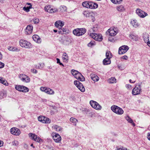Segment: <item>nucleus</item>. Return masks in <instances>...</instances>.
<instances>
[{
  "mask_svg": "<svg viewBox=\"0 0 150 150\" xmlns=\"http://www.w3.org/2000/svg\"><path fill=\"white\" fill-rule=\"evenodd\" d=\"M10 132L12 134L18 135L20 134V131L17 128H12L10 129Z\"/></svg>",
  "mask_w": 150,
  "mask_h": 150,
  "instance_id": "f3484780",
  "label": "nucleus"
},
{
  "mask_svg": "<svg viewBox=\"0 0 150 150\" xmlns=\"http://www.w3.org/2000/svg\"><path fill=\"white\" fill-rule=\"evenodd\" d=\"M106 58L110 59L112 57L111 53L110 51H107L106 53Z\"/></svg>",
  "mask_w": 150,
  "mask_h": 150,
  "instance_id": "ea45409f",
  "label": "nucleus"
},
{
  "mask_svg": "<svg viewBox=\"0 0 150 150\" xmlns=\"http://www.w3.org/2000/svg\"><path fill=\"white\" fill-rule=\"evenodd\" d=\"M112 110L114 113L119 115H122L124 112L122 109L116 105H113L111 107Z\"/></svg>",
  "mask_w": 150,
  "mask_h": 150,
  "instance_id": "7ed1b4c3",
  "label": "nucleus"
},
{
  "mask_svg": "<svg viewBox=\"0 0 150 150\" xmlns=\"http://www.w3.org/2000/svg\"><path fill=\"white\" fill-rule=\"evenodd\" d=\"M26 4L29 5V6L26 7L24 6L23 8V9L26 12H28L30 11V9L32 8V6L31 4L30 3H27Z\"/></svg>",
  "mask_w": 150,
  "mask_h": 150,
  "instance_id": "a878e982",
  "label": "nucleus"
},
{
  "mask_svg": "<svg viewBox=\"0 0 150 150\" xmlns=\"http://www.w3.org/2000/svg\"><path fill=\"white\" fill-rule=\"evenodd\" d=\"M124 148L123 147L122 148H118L116 150H124Z\"/></svg>",
  "mask_w": 150,
  "mask_h": 150,
  "instance_id": "e2e57ef3",
  "label": "nucleus"
},
{
  "mask_svg": "<svg viewBox=\"0 0 150 150\" xmlns=\"http://www.w3.org/2000/svg\"><path fill=\"white\" fill-rule=\"evenodd\" d=\"M129 47L127 45H122L120 47L119 49L118 54H123L126 53L129 50Z\"/></svg>",
  "mask_w": 150,
  "mask_h": 150,
  "instance_id": "ddd939ff",
  "label": "nucleus"
},
{
  "mask_svg": "<svg viewBox=\"0 0 150 150\" xmlns=\"http://www.w3.org/2000/svg\"><path fill=\"white\" fill-rule=\"evenodd\" d=\"M90 76L91 79L95 82L98 81L99 79V77L95 74H91Z\"/></svg>",
  "mask_w": 150,
  "mask_h": 150,
  "instance_id": "b1692460",
  "label": "nucleus"
},
{
  "mask_svg": "<svg viewBox=\"0 0 150 150\" xmlns=\"http://www.w3.org/2000/svg\"><path fill=\"white\" fill-rule=\"evenodd\" d=\"M70 121L73 125L75 126L76 125L77 123L78 122V120L76 119L73 117L70 118Z\"/></svg>",
  "mask_w": 150,
  "mask_h": 150,
  "instance_id": "7c9ffc66",
  "label": "nucleus"
},
{
  "mask_svg": "<svg viewBox=\"0 0 150 150\" xmlns=\"http://www.w3.org/2000/svg\"><path fill=\"white\" fill-rule=\"evenodd\" d=\"M64 25V22L61 21H57L55 23V25L56 27H59V28H62Z\"/></svg>",
  "mask_w": 150,
  "mask_h": 150,
  "instance_id": "4be33fe9",
  "label": "nucleus"
},
{
  "mask_svg": "<svg viewBox=\"0 0 150 150\" xmlns=\"http://www.w3.org/2000/svg\"><path fill=\"white\" fill-rule=\"evenodd\" d=\"M44 116H40L38 117V120L39 121L42 122Z\"/></svg>",
  "mask_w": 150,
  "mask_h": 150,
  "instance_id": "603ef678",
  "label": "nucleus"
},
{
  "mask_svg": "<svg viewBox=\"0 0 150 150\" xmlns=\"http://www.w3.org/2000/svg\"><path fill=\"white\" fill-rule=\"evenodd\" d=\"M74 84L81 92H84L85 91V88L83 84L79 81L75 80L74 81Z\"/></svg>",
  "mask_w": 150,
  "mask_h": 150,
  "instance_id": "f8f14e48",
  "label": "nucleus"
},
{
  "mask_svg": "<svg viewBox=\"0 0 150 150\" xmlns=\"http://www.w3.org/2000/svg\"><path fill=\"white\" fill-rule=\"evenodd\" d=\"M112 3L114 4H119L121 3L122 0H111Z\"/></svg>",
  "mask_w": 150,
  "mask_h": 150,
  "instance_id": "79ce46f5",
  "label": "nucleus"
},
{
  "mask_svg": "<svg viewBox=\"0 0 150 150\" xmlns=\"http://www.w3.org/2000/svg\"><path fill=\"white\" fill-rule=\"evenodd\" d=\"M18 78L23 82L28 83L30 81V78L28 76L23 74H22L18 75Z\"/></svg>",
  "mask_w": 150,
  "mask_h": 150,
  "instance_id": "39448f33",
  "label": "nucleus"
},
{
  "mask_svg": "<svg viewBox=\"0 0 150 150\" xmlns=\"http://www.w3.org/2000/svg\"><path fill=\"white\" fill-rule=\"evenodd\" d=\"M0 83H1L6 86H8V83L7 82V81L5 79L2 77L0 76Z\"/></svg>",
  "mask_w": 150,
  "mask_h": 150,
  "instance_id": "bb28decb",
  "label": "nucleus"
},
{
  "mask_svg": "<svg viewBox=\"0 0 150 150\" xmlns=\"http://www.w3.org/2000/svg\"><path fill=\"white\" fill-rule=\"evenodd\" d=\"M143 37L145 42L146 43L148 46H149V44H150V42L149 41L148 34L146 33H144Z\"/></svg>",
  "mask_w": 150,
  "mask_h": 150,
  "instance_id": "6ab92c4d",
  "label": "nucleus"
},
{
  "mask_svg": "<svg viewBox=\"0 0 150 150\" xmlns=\"http://www.w3.org/2000/svg\"><path fill=\"white\" fill-rule=\"evenodd\" d=\"M86 32L85 28H78L74 29L73 31L74 34L76 36H79L84 35Z\"/></svg>",
  "mask_w": 150,
  "mask_h": 150,
  "instance_id": "f03ea898",
  "label": "nucleus"
},
{
  "mask_svg": "<svg viewBox=\"0 0 150 150\" xmlns=\"http://www.w3.org/2000/svg\"><path fill=\"white\" fill-rule=\"evenodd\" d=\"M108 40L110 41V42H113V41L114 40L112 39V38H108Z\"/></svg>",
  "mask_w": 150,
  "mask_h": 150,
  "instance_id": "052dcab7",
  "label": "nucleus"
},
{
  "mask_svg": "<svg viewBox=\"0 0 150 150\" xmlns=\"http://www.w3.org/2000/svg\"><path fill=\"white\" fill-rule=\"evenodd\" d=\"M15 88L17 90L26 93L29 91L28 88L23 86L16 85Z\"/></svg>",
  "mask_w": 150,
  "mask_h": 150,
  "instance_id": "423d86ee",
  "label": "nucleus"
},
{
  "mask_svg": "<svg viewBox=\"0 0 150 150\" xmlns=\"http://www.w3.org/2000/svg\"><path fill=\"white\" fill-rule=\"evenodd\" d=\"M3 144L2 143V142L0 141V147L2 146Z\"/></svg>",
  "mask_w": 150,
  "mask_h": 150,
  "instance_id": "774afa93",
  "label": "nucleus"
},
{
  "mask_svg": "<svg viewBox=\"0 0 150 150\" xmlns=\"http://www.w3.org/2000/svg\"><path fill=\"white\" fill-rule=\"evenodd\" d=\"M59 11L61 12H64L67 11V8L64 6H61L59 8Z\"/></svg>",
  "mask_w": 150,
  "mask_h": 150,
  "instance_id": "2f4dec72",
  "label": "nucleus"
},
{
  "mask_svg": "<svg viewBox=\"0 0 150 150\" xmlns=\"http://www.w3.org/2000/svg\"><path fill=\"white\" fill-rule=\"evenodd\" d=\"M4 64L3 63L0 62V68H2L4 67Z\"/></svg>",
  "mask_w": 150,
  "mask_h": 150,
  "instance_id": "5fc2aeb1",
  "label": "nucleus"
},
{
  "mask_svg": "<svg viewBox=\"0 0 150 150\" xmlns=\"http://www.w3.org/2000/svg\"><path fill=\"white\" fill-rule=\"evenodd\" d=\"M110 59L106 58L103 61V63L104 65L110 64L111 63Z\"/></svg>",
  "mask_w": 150,
  "mask_h": 150,
  "instance_id": "72a5a7b5",
  "label": "nucleus"
},
{
  "mask_svg": "<svg viewBox=\"0 0 150 150\" xmlns=\"http://www.w3.org/2000/svg\"><path fill=\"white\" fill-rule=\"evenodd\" d=\"M93 12H90L88 11H84L83 12V14L86 17H89Z\"/></svg>",
  "mask_w": 150,
  "mask_h": 150,
  "instance_id": "473e14b6",
  "label": "nucleus"
},
{
  "mask_svg": "<svg viewBox=\"0 0 150 150\" xmlns=\"http://www.w3.org/2000/svg\"><path fill=\"white\" fill-rule=\"evenodd\" d=\"M93 29H92V30H93V32H95L97 30V28H95L94 27H93Z\"/></svg>",
  "mask_w": 150,
  "mask_h": 150,
  "instance_id": "69168bd1",
  "label": "nucleus"
},
{
  "mask_svg": "<svg viewBox=\"0 0 150 150\" xmlns=\"http://www.w3.org/2000/svg\"><path fill=\"white\" fill-rule=\"evenodd\" d=\"M2 55L1 53V52H0V59H2Z\"/></svg>",
  "mask_w": 150,
  "mask_h": 150,
  "instance_id": "338daca9",
  "label": "nucleus"
},
{
  "mask_svg": "<svg viewBox=\"0 0 150 150\" xmlns=\"http://www.w3.org/2000/svg\"><path fill=\"white\" fill-rule=\"evenodd\" d=\"M82 5L85 7L91 9H95L98 7L97 3L90 1H85L82 3Z\"/></svg>",
  "mask_w": 150,
  "mask_h": 150,
  "instance_id": "f257e3e1",
  "label": "nucleus"
},
{
  "mask_svg": "<svg viewBox=\"0 0 150 150\" xmlns=\"http://www.w3.org/2000/svg\"><path fill=\"white\" fill-rule=\"evenodd\" d=\"M19 44L20 46L25 48H30L32 47L30 43L27 41L23 39H21L19 41Z\"/></svg>",
  "mask_w": 150,
  "mask_h": 150,
  "instance_id": "20e7f679",
  "label": "nucleus"
},
{
  "mask_svg": "<svg viewBox=\"0 0 150 150\" xmlns=\"http://www.w3.org/2000/svg\"><path fill=\"white\" fill-rule=\"evenodd\" d=\"M118 33V31L115 28H111L107 31V34H109L111 36H114Z\"/></svg>",
  "mask_w": 150,
  "mask_h": 150,
  "instance_id": "9b49d317",
  "label": "nucleus"
},
{
  "mask_svg": "<svg viewBox=\"0 0 150 150\" xmlns=\"http://www.w3.org/2000/svg\"><path fill=\"white\" fill-rule=\"evenodd\" d=\"M12 144L13 145L17 146L19 144V142L15 140L12 142Z\"/></svg>",
  "mask_w": 150,
  "mask_h": 150,
  "instance_id": "49530a36",
  "label": "nucleus"
},
{
  "mask_svg": "<svg viewBox=\"0 0 150 150\" xmlns=\"http://www.w3.org/2000/svg\"><path fill=\"white\" fill-rule=\"evenodd\" d=\"M54 112L53 111H51L50 112V114L51 115H52L54 114Z\"/></svg>",
  "mask_w": 150,
  "mask_h": 150,
  "instance_id": "0e129e2a",
  "label": "nucleus"
},
{
  "mask_svg": "<svg viewBox=\"0 0 150 150\" xmlns=\"http://www.w3.org/2000/svg\"><path fill=\"white\" fill-rule=\"evenodd\" d=\"M78 72L79 71H78L74 69H72L71 71V74L73 76H74V77H75V76H76Z\"/></svg>",
  "mask_w": 150,
  "mask_h": 150,
  "instance_id": "c03bdc74",
  "label": "nucleus"
},
{
  "mask_svg": "<svg viewBox=\"0 0 150 150\" xmlns=\"http://www.w3.org/2000/svg\"><path fill=\"white\" fill-rule=\"evenodd\" d=\"M52 127L57 132H60L62 130V128L61 127L57 125H54Z\"/></svg>",
  "mask_w": 150,
  "mask_h": 150,
  "instance_id": "e433bc0d",
  "label": "nucleus"
},
{
  "mask_svg": "<svg viewBox=\"0 0 150 150\" xmlns=\"http://www.w3.org/2000/svg\"><path fill=\"white\" fill-rule=\"evenodd\" d=\"M116 79L114 77H111L108 80V83H113L116 82Z\"/></svg>",
  "mask_w": 150,
  "mask_h": 150,
  "instance_id": "4c0bfd02",
  "label": "nucleus"
},
{
  "mask_svg": "<svg viewBox=\"0 0 150 150\" xmlns=\"http://www.w3.org/2000/svg\"><path fill=\"white\" fill-rule=\"evenodd\" d=\"M147 138L149 140H150V133H149L147 136Z\"/></svg>",
  "mask_w": 150,
  "mask_h": 150,
  "instance_id": "680f3d73",
  "label": "nucleus"
},
{
  "mask_svg": "<svg viewBox=\"0 0 150 150\" xmlns=\"http://www.w3.org/2000/svg\"><path fill=\"white\" fill-rule=\"evenodd\" d=\"M89 103H98L95 101L93 100H91L90 101Z\"/></svg>",
  "mask_w": 150,
  "mask_h": 150,
  "instance_id": "bf43d9fd",
  "label": "nucleus"
},
{
  "mask_svg": "<svg viewBox=\"0 0 150 150\" xmlns=\"http://www.w3.org/2000/svg\"><path fill=\"white\" fill-rule=\"evenodd\" d=\"M33 26L32 25H28L25 29V33L26 35H30L31 34L33 30Z\"/></svg>",
  "mask_w": 150,
  "mask_h": 150,
  "instance_id": "dca6fc26",
  "label": "nucleus"
},
{
  "mask_svg": "<svg viewBox=\"0 0 150 150\" xmlns=\"http://www.w3.org/2000/svg\"><path fill=\"white\" fill-rule=\"evenodd\" d=\"M28 136L30 139L36 142H40L42 141V139L34 133H30L28 134Z\"/></svg>",
  "mask_w": 150,
  "mask_h": 150,
  "instance_id": "6e6552de",
  "label": "nucleus"
},
{
  "mask_svg": "<svg viewBox=\"0 0 150 150\" xmlns=\"http://www.w3.org/2000/svg\"><path fill=\"white\" fill-rule=\"evenodd\" d=\"M136 13L139 16L142 18H144L148 15L146 13L143 11L142 10L139 8L137 9Z\"/></svg>",
  "mask_w": 150,
  "mask_h": 150,
  "instance_id": "2eb2a0df",
  "label": "nucleus"
},
{
  "mask_svg": "<svg viewBox=\"0 0 150 150\" xmlns=\"http://www.w3.org/2000/svg\"><path fill=\"white\" fill-rule=\"evenodd\" d=\"M129 37L131 39L135 41H138L139 39V38L137 36L133 35H130Z\"/></svg>",
  "mask_w": 150,
  "mask_h": 150,
  "instance_id": "58836bf2",
  "label": "nucleus"
},
{
  "mask_svg": "<svg viewBox=\"0 0 150 150\" xmlns=\"http://www.w3.org/2000/svg\"><path fill=\"white\" fill-rule=\"evenodd\" d=\"M32 38L33 40L36 42L39 43H41V39L40 38L39 36L38 35H34L32 37Z\"/></svg>",
  "mask_w": 150,
  "mask_h": 150,
  "instance_id": "412c9836",
  "label": "nucleus"
},
{
  "mask_svg": "<svg viewBox=\"0 0 150 150\" xmlns=\"http://www.w3.org/2000/svg\"><path fill=\"white\" fill-rule=\"evenodd\" d=\"M33 21L35 24L38 23L39 21V20L38 18H34L33 20Z\"/></svg>",
  "mask_w": 150,
  "mask_h": 150,
  "instance_id": "09e8293b",
  "label": "nucleus"
},
{
  "mask_svg": "<svg viewBox=\"0 0 150 150\" xmlns=\"http://www.w3.org/2000/svg\"><path fill=\"white\" fill-rule=\"evenodd\" d=\"M126 87L129 90H130L132 89V86H131L129 84H127L126 85Z\"/></svg>",
  "mask_w": 150,
  "mask_h": 150,
  "instance_id": "4d7b16f0",
  "label": "nucleus"
},
{
  "mask_svg": "<svg viewBox=\"0 0 150 150\" xmlns=\"http://www.w3.org/2000/svg\"><path fill=\"white\" fill-rule=\"evenodd\" d=\"M40 90L41 91L50 95H53L54 93V91L49 88L42 87H40Z\"/></svg>",
  "mask_w": 150,
  "mask_h": 150,
  "instance_id": "1a4fd4ad",
  "label": "nucleus"
},
{
  "mask_svg": "<svg viewBox=\"0 0 150 150\" xmlns=\"http://www.w3.org/2000/svg\"><path fill=\"white\" fill-rule=\"evenodd\" d=\"M45 66V64L44 63H40L39 64V66H38L37 68H38L40 69H43Z\"/></svg>",
  "mask_w": 150,
  "mask_h": 150,
  "instance_id": "a18cd8bd",
  "label": "nucleus"
},
{
  "mask_svg": "<svg viewBox=\"0 0 150 150\" xmlns=\"http://www.w3.org/2000/svg\"><path fill=\"white\" fill-rule=\"evenodd\" d=\"M125 118L128 122L132 124L133 126H135V124L134 122L132 119L129 116H127L125 117Z\"/></svg>",
  "mask_w": 150,
  "mask_h": 150,
  "instance_id": "c756f323",
  "label": "nucleus"
},
{
  "mask_svg": "<svg viewBox=\"0 0 150 150\" xmlns=\"http://www.w3.org/2000/svg\"><path fill=\"white\" fill-rule=\"evenodd\" d=\"M54 140L56 142H59L61 140V138L60 136L57 134H55L53 136Z\"/></svg>",
  "mask_w": 150,
  "mask_h": 150,
  "instance_id": "aec40b11",
  "label": "nucleus"
},
{
  "mask_svg": "<svg viewBox=\"0 0 150 150\" xmlns=\"http://www.w3.org/2000/svg\"><path fill=\"white\" fill-rule=\"evenodd\" d=\"M121 58L125 60H127L128 59V57L126 55H124V56L122 57Z\"/></svg>",
  "mask_w": 150,
  "mask_h": 150,
  "instance_id": "13d9d810",
  "label": "nucleus"
},
{
  "mask_svg": "<svg viewBox=\"0 0 150 150\" xmlns=\"http://www.w3.org/2000/svg\"><path fill=\"white\" fill-rule=\"evenodd\" d=\"M141 90V89L139 86H136L132 89V94L133 95H136L139 94L140 93Z\"/></svg>",
  "mask_w": 150,
  "mask_h": 150,
  "instance_id": "4468645a",
  "label": "nucleus"
},
{
  "mask_svg": "<svg viewBox=\"0 0 150 150\" xmlns=\"http://www.w3.org/2000/svg\"><path fill=\"white\" fill-rule=\"evenodd\" d=\"M83 111H84L86 114H87L88 112H89L90 111V110L88 109L87 108H84Z\"/></svg>",
  "mask_w": 150,
  "mask_h": 150,
  "instance_id": "6e6d98bb",
  "label": "nucleus"
},
{
  "mask_svg": "<svg viewBox=\"0 0 150 150\" xmlns=\"http://www.w3.org/2000/svg\"><path fill=\"white\" fill-rule=\"evenodd\" d=\"M62 59L64 62L66 63L68 62L69 60V58L67 54L64 52L63 53L62 56Z\"/></svg>",
  "mask_w": 150,
  "mask_h": 150,
  "instance_id": "393cba45",
  "label": "nucleus"
},
{
  "mask_svg": "<svg viewBox=\"0 0 150 150\" xmlns=\"http://www.w3.org/2000/svg\"><path fill=\"white\" fill-rule=\"evenodd\" d=\"M96 45V42L94 41H91L88 44V47H91Z\"/></svg>",
  "mask_w": 150,
  "mask_h": 150,
  "instance_id": "a19ab883",
  "label": "nucleus"
},
{
  "mask_svg": "<svg viewBox=\"0 0 150 150\" xmlns=\"http://www.w3.org/2000/svg\"><path fill=\"white\" fill-rule=\"evenodd\" d=\"M30 71L32 73H34V74H37L38 73L36 69H31Z\"/></svg>",
  "mask_w": 150,
  "mask_h": 150,
  "instance_id": "8fccbe9b",
  "label": "nucleus"
},
{
  "mask_svg": "<svg viewBox=\"0 0 150 150\" xmlns=\"http://www.w3.org/2000/svg\"><path fill=\"white\" fill-rule=\"evenodd\" d=\"M8 49L10 51H17L19 52L20 51V49L15 47L10 46L8 47Z\"/></svg>",
  "mask_w": 150,
  "mask_h": 150,
  "instance_id": "cd10ccee",
  "label": "nucleus"
},
{
  "mask_svg": "<svg viewBox=\"0 0 150 150\" xmlns=\"http://www.w3.org/2000/svg\"><path fill=\"white\" fill-rule=\"evenodd\" d=\"M44 10L45 11L50 13H54L58 11V10L57 8H51L50 5H47L45 6Z\"/></svg>",
  "mask_w": 150,
  "mask_h": 150,
  "instance_id": "9d476101",
  "label": "nucleus"
},
{
  "mask_svg": "<svg viewBox=\"0 0 150 150\" xmlns=\"http://www.w3.org/2000/svg\"><path fill=\"white\" fill-rule=\"evenodd\" d=\"M131 24L133 26L136 28L139 25L136 20H133L131 21Z\"/></svg>",
  "mask_w": 150,
  "mask_h": 150,
  "instance_id": "c9c22d12",
  "label": "nucleus"
},
{
  "mask_svg": "<svg viewBox=\"0 0 150 150\" xmlns=\"http://www.w3.org/2000/svg\"><path fill=\"white\" fill-rule=\"evenodd\" d=\"M94 13L93 12L91 13V15L89 16V18H90V19L93 22H94L95 20V18L94 17Z\"/></svg>",
  "mask_w": 150,
  "mask_h": 150,
  "instance_id": "37998d69",
  "label": "nucleus"
},
{
  "mask_svg": "<svg viewBox=\"0 0 150 150\" xmlns=\"http://www.w3.org/2000/svg\"><path fill=\"white\" fill-rule=\"evenodd\" d=\"M75 78L76 79L79 81H85V79L84 76L79 72L77 74L76 76H75Z\"/></svg>",
  "mask_w": 150,
  "mask_h": 150,
  "instance_id": "a211bd4d",
  "label": "nucleus"
},
{
  "mask_svg": "<svg viewBox=\"0 0 150 150\" xmlns=\"http://www.w3.org/2000/svg\"><path fill=\"white\" fill-rule=\"evenodd\" d=\"M56 60L57 61V63L59 64L60 65H62L63 67L64 66V65H63V64L60 62V59H59L57 58Z\"/></svg>",
  "mask_w": 150,
  "mask_h": 150,
  "instance_id": "de8ad7c7",
  "label": "nucleus"
},
{
  "mask_svg": "<svg viewBox=\"0 0 150 150\" xmlns=\"http://www.w3.org/2000/svg\"><path fill=\"white\" fill-rule=\"evenodd\" d=\"M51 122V120L48 118L44 117L42 122L45 123H50Z\"/></svg>",
  "mask_w": 150,
  "mask_h": 150,
  "instance_id": "f704fd0d",
  "label": "nucleus"
},
{
  "mask_svg": "<svg viewBox=\"0 0 150 150\" xmlns=\"http://www.w3.org/2000/svg\"><path fill=\"white\" fill-rule=\"evenodd\" d=\"M90 36L96 41H101L103 39L102 35L99 34L92 33H90Z\"/></svg>",
  "mask_w": 150,
  "mask_h": 150,
  "instance_id": "0eeeda50",
  "label": "nucleus"
},
{
  "mask_svg": "<svg viewBox=\"0 0 150 150\" xmlns=\"http://www.w3.org/2000/svg\"><path fill=\"white\" fill-rule=\"evenodd\" d=\"M62 29H61L59 31H58V33L59 34H64V32L66 31V30H62Z\"/></svg>",
  "mask_w": 150,
  "mask_h": 150,
  "instance_id": "864d4df0",
  "label": "nucleus"
},
{
  "mask_svg": "<svg viewBox=\"0 0 150 150\" xmlns=\"http://www.w3.org/2000/svg\"><path fill=\"white\" fill-rule=\"evenodd\" d=\"M116 9L118 11L122 12L125 10V8L124 6L122 5H120L116 7Z\"/></svg>",
  "mask_w": 150,
  "mask_h": 150,
  "instance_id": "c85d7f7f",
  "label": "nucleus"
},
{
  "mask_svg": "<svg viewBox=\"0 0 150 150\" xmlns=\"http://www.w3.org/2000/svg\"><path fill=\"white\" fill-rule=\"evenodd\" d=\"M93 108L97 110H100L102 108L101 106L99 104H90Z\"/></svg>",
  "mask_w": 150,
  "mask_h": 150,
  "instance_id": "5701e85b",
  "label": "nucleus"
},
{
  "mask_svg": "<svg viewBox=\"0 0 150 150\" xmlns=\"http://www.w3.org/2000/svg\"><path fill=\"white\" fill-rule=\"evenodd\" d=\"M5 96V95L4 93L2 92L0 93V99H1Z\"/></svg>",
  "mask_w": 150,
  "mask_h": 150,
  "instance_id": "3c124183",
  "label": "nucleus"
}]
</instances>
